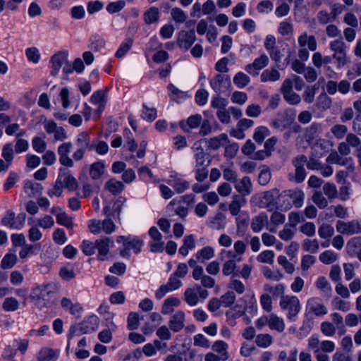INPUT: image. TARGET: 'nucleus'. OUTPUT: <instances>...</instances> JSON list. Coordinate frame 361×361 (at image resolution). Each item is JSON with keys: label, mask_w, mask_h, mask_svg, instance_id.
I'll return each instance as SVG.
<instances>
[{"label": "nucleus", "mask_w": 361, "mask_h": 361, "mask_svg": "<svg viewBox=\"0 0 361 361\" xmlns=\"http://www.w3.org/2000/svg\"><path fill=\"white\" fill-rule=\"evenodd\" d=\"M53 287L50 284L38 286L32 290L30 300L39 309L48 307L52 305Z\"/></svg>", "instance_id": "f257e3e1"}, {"label": "nucleus", "mask_w": 361, "mask_h": 361, "mask_svg": "<svg viewBox=\"0 0 361 361\" xmlns=\"http://www.w3.org/2000/svg\"><path fill=\"white\" fill-rule=\"evenodd\" d=\"M98 318L95 316L90 317L87 320L73 324L70 327L68 338L71 340L75 336L90 334L97 330Z\"/></svg>", "instance_id": "f03ea898"}, {"label": "nucleus", "mask_w": 361, "mask_h": 361, "mask_svg": "<svg viewBox=\"0 0 361 361\" xmlns=\"http://www.w3.org/2000/svg\"><path fill=\"white\" fill-rule=\"evenodd\" d=\"M307 161V158L304 154L298 155L292 160V164L295 169V173H289V180L297 183H300L305 180L307 173L304 166Z\"/></svg>", "instance_id": "7ed1b4c3"}, {"label": "nucleus", "mask_w": 361, "mask_h": 361, "mask_svg": "<svg viewBox=\"0 0 361 361\" xmlns=\"http://www.w3.org/2000/svg\"><path fill=\"white\" fill-rule=\"evenodd\" d=\"M280 306L282 310H288L287 317L290 321L294 320L300 310V301L296 296H282Z\"/></svg>", "instance_id": "20e7f679"}, {"label": "nucleus", "mask_w": 361, "mask_h": 361, "mask_svg": "<svg viewBox=\"0 0 361 361\" xmlns=\"http://www.w3.org/2000/svg\"><path fill=\"white\" fill-rule=\"evenodd\" d=\"M336 231L343 235H352L361 233V221L353 220L350 221H338L336 225Z\"/></svg>", "instance_id": "39448f33"}, {"label": "nucleus", "mask_w": 361, "mask_h": 361, "mask_svg": "<svg viewBox=\"0 0 361 361\" xmlns=\"http://www.w3.org/2000/svg\"><path fill=\"white\" fill-rule=\"evenodd\" d=\"M210 85L216 93L225 92L231 85L230 78L228 75L218 74L210 81Z\"/></svg>", "instance_id": "423d86ee"}, {"label": "nucleus", "mask_w": 361, "mask_h": 361, "mask_svg": "<svg viewBox=\"0 0 361 361\" xmlns=\"http://www.w3.org/2000/svg\"><path fill=\"white\" fill-rule=\"evenodd\" d=\"M196 40L194 30L190 31L181 30L178 32L177 43L180 48L188 50Z\"/></svg>", "instance_id": "0eeeda50"}, {"label": "nucleus", "mask_w": 361, "mask_h": 361, "mask_svg": "<svg viewBox=\"0 0 361 361\" xmlns=\"http://www.w3.org/2000/svg\"><path fill=\"white\" fill-rule=\"evenodd\" d=\"M306 310L317 317H320L327 313L326 306L322 303V300L317 297L311 298L307 300Z\"/></svg>", "instance_id": "6e6552de"}, {"label": "nucleus", "mask_w": 361, "mask_h": 361, "mask_svg": "<svg viewBox=\"0 0 361 361\" xmlns=\"http://www.w3.org/2000/svg\"><path fill=\"white\" fill-rule=\"evenodd\" d=\"M72 148V143L71 142H64L59 146L58 154L59 155V162L61 165L66 167H73L74 162L73 159L68 156Z\"/></svg>", "instance_id": "1a4fd4ad"}, {"label": "nucleus", "mask_w": 361, "mask_h": 361, "mask_svg": "<svg viewBox=\"0 0 361 361\" xmlns=\"http://www.w3.org/2000/svg\"><path fill=\"white\" fill-rule=\"evenodd\" d=\"M269 63V58L267 55L262 54L260 57L255 59L253 63H249L245 66V71L254 76L258 75V71L267 66Z\"/></svg>", "instance_id": "9d476101"}, {"label": "nucleus", "mask_w": 361, "mask_h": 361, "mask_svg": "<svg viewBox=\"0 0 361 361\" xmlns=\"http://www.w3.org/2000/svg\"><path fill=\"white\" fill-rule=\"evenodd\" d=\"M61 178V183L69 190H75L78 187L77 180L64 169H59V174L57 178Z\"/></svg>", "instance_id": "9b49d317"}, {"label": "nucleus", "mask_w": 361, "mask_h": 361, "mask_svg": "<svg viewBox=\"0 0 361 361\" xmlns=\"http://www.w3.org/2000/svg\"><path fill=\"white\" fill-rule=\"evenodd\" d=\"M192 149L195 151L196 167L207 166L210 162L208 155L204 152L199 142L194 143Z\"/></svg>", "instance_id": "f8f14e48"}, {"label": "nucleus", "mask_w": 361, "mask_h": 361, "mask_svg": "<svg viewBox=\"0 0 361 361\" xmlns=\"http://www.w3.org/2000/svg\"><path fill=\"white\" fill-rule=\"evenodd\" d=\"M52 71L51 74L54 76L58 75L59 71L63 64L68 62V53L66 51H59L54 54L51 59Z\"/></svg>", "instance_id": "ddd939ff"}, {"label": "nucleus", "mask_w": 361, "mask_h": 361, "mask_svg": "<svg viewBox=\"0 0 361 361\" xmlns=\"http://www.w3.org/2000/svg\"><path fill=\"white\" fill-rule=\"evenodd\" d=\"M345 249L350 257H357L361 262V236L354 237L348 240Z\"/></svg>", "instance_id": "4468645a"}, {"label": "nucleus", "mask_w": 361, "mask_h": 361, "mask_svg": "<svg viewBox=\"0 0 361 361\" xmlns=\"http://www.w3.org/2000/svg\"><path fill=\"white\" fill-rule=\"evenodd\" d=\"M234 186L236 191L239 193L238 195L243 197L250 195L252 190V184L248 176H244L240 180H236Z\"/></svg>", "instance_id": "2eb2a0df"}, {"label": "nucleus", "mask_w": 361, "mask_h": 361, "mask_svg": "<svg viewBox=\"0 0 361 361\" xmlns=\"http://www.w3.org/2000/svg\"><path fill=\"white\" fill-rule=\"evenodd\" d=\"M185 314L182 311H177L169 320V327L174 332L180 331L184 327Z\"/></svg>", "instance_id": "dca6fc26"}, {"label": "nucleus", "mask_w": 361, "mask_h": 361, "mask_svg": "<svg viewBox=\"0 0 361 361\" xmlns=\"http://www.w3.org/2000/svg\"><path fill=\"white\" fill-rule=\"evenodd\" d=\"M202 121V117L200 114H195L190 116L185 122H180V126L186 133H190L192 129L198 128Z\"/></svg>", "instance_id": "f3484780"}, {"label": "nucleus", "mask_w": 361, "mask_h": 361, "mask_svg": "<svg viewBox=\"0 0 361 361\" xmlns=\"http://www.w3.org/2000/svg\"><path fill=\"white\" fill-rule=\"evenodd\" d=\"M268 222L267 214L262 212L252 219L251 228L255 233H258L268 224Z\"/></svg>", "instance_id": "a211bd4d"}, {"label": "nucleus", "mask_w": 361, "mask_h": 361, "mask_svg": "<svg viewBox=\"0 0 361 361\" xmlns=\"http://www.w3.org/2000/svg\"><path fill=\"white\" fill-rule=\"evenodd\" d=\"M286 196L288 197L297 208L302 207L305 194L301 190H288L284 191Z\"/></svg>", "instance_id": "6ab92c4d"}, {"label": "nucleus", "mask_w": 361, "mask_h": 361, "mask_svg": "<svg viewBox=\"0 0 361 361\" xmlns=\"http://www.w3.org/2000/svg\"><path fill=\"white\" fill-rule=\"evenodd\" d=\"M76 145L79 149L85 150L88 149L89 150H93L94 147V142L90 143V137L89 133L86 131H84L78 135L76 140Z\"/></svg>", "instance_id": "aec40b11"}, {"label": "nucleus", "mask_w": 361, "mask_h": 361, "mask_svg": "<svg viewBox=\"0 0 361 361\" xmlns=\"http://www.w3.org/2000/svg\"><path fill=\"white\" fill-rule=\"evenodd\" d=\"M167 183L173 188L177 193L183 192L189 187L188 181L180 179L176 175H171Z\"/></svg>", "instance_id": "412c9836"}, {"label": "nucleus", "mask_w": 361, "mask_h": 361, "mask_svg": "<svg viewBox=\"0 0 361 361\" xmlns=\"http://www.w3.org/2000/svg\"><path fill=\"white\" fill-rule=\"evenodd\" d=\"M229 142L228 137L226 134L222 133L207 140L208 147L216 150L225 144Z\"/></svg>", "instance_id": "4be33fe9"}, {"label": "nucleus", "mask_w": 361, "mask_h": 361, "mask_svg": "<svg viewBox=\"0 0 361 361\" xmlns=\"http://www.w3.org/2000/svg\"><path fill=\"white\" fill-rule=\"evenodd\" d=\"M246 200L240 195H233V200L229 204V211L233 216H236L240 212L241 207L245 205Z\"/></svg>", "instance_id": "5701e85b"}, {"label": "nucleus", "mask_w": 361, "mask_h": 361, "mask_svg": "<svg viewBox=\"0 0 361 361\" xmlns=\"http://www.w3.org/2000/svg\"><path fill=\"white\" fill-rule=\"evenodd\" d=\"M109 243L110 238L108 237H105L95 241L96 247L99 252L98 257L100 260H104V257L109 252Z\"/></svg>", "instance_id": "b1692460"}, {"label": "nucleus", "mask_w": 361, "mask_h": 361, "mask_svg": "<svg viewBox=\"0 0 361 361\" xmlns=\"http://www.w3.org/2000/svg\"><path fill=\"white\" fill-rule=\"evenodd\" d=\"M104 188L109 191L112 195H116L123 190L124 185L119 180L111 178L105 183Z\"/></svg>", "instance_id": "393cba45"}, {"label": "nucleus", "mask_w": 361, "mask_h": 361, "mask_svg": "<svg viewBox=\"0 0 361 361\" xmlns=\"http://www.w3.org/2000/svg\"><path fill=\"white\" fill-rule=\"evenodd\" d=\"M227 343L223 341H216L213 343L212 346V349L214 352H216L220 354L221 360L223 361L227 360L229 357V355L227 352Z\"/></svg>", "instance_id": "a878e982"}, {"label": "nucleus", "mask_w": 361, "mask_h": 361, "mask_svg": "<svg viewBox=\"0 0 361 361\" xmlns=\"http://www.w3.org/2000/svg\"><path fill=\"white\" fill-rule=\"evenodd\" d=\"M180 303L178 298L171 297L166 299L161 307V313L163 314H169L173 312V307H178Z\"/></svg>", "instance_id": "bb28decb"}, {"label": "nucleus", "mask_w": 361, "mask_h": 361, "mask_svg": "<svg viewBox=\"0 0 361 361\" xmlns=\"http://www.w3.org/2000/svg\"><path fill=\"white\" fill-rule=\"evenodd\" d=\"M321 130V125L317 123H312L305 128L304 138L308 144H310L314 139L318 132Z\"/></svg>", "instance_id": "cd10ccee"}, {"label": "nucleus", "mask_w": 361, "mask_h": 361, "mask_svg": "<svg viewBox=\"0 0 361 361\" xmlns=\"http://www.w3.org/2000/svg\"><path fill=\"white\" fill-rule=\"evenodd\" d=\"M159 19V11L157 7H151L144 13V21L147 25L157 23Z\"/></svg>", "instance_id": "c85d7f7f"}, {"label": "nucleus", "mask_w": 361, "mask_h": 361, "mask_svg": "<svg viewBox=\"0 0 361 361\" xmlns=\"http://www.w3.org/2000/svg\"><path fill=\"white\" fill-rule=\"evenodd\" d=\"M214 257V250L213 247L210 246L204 247L196 253L197 259L201 263H204L205 261L209 260Z\"/></svg>", "instance_id": "c756f323"}, {"label": "nucleus", "mask_w": 361, "mask_h": 361, "mask_svg": "<svg viewBox=\"0 0 361 361\" xmlns=\"http://www.w3.org/2000/svg\"><path fill=\"white\" fill-rule=\"evenodd\" d=\"M280 77V73L276 69H266L262 73L260 80L263 82H275L279 80Z\"/></svg>", "instance_id": "7c9ffc66"}, {"label": "nucleus", "mask_w": 361, "mask_h": 361, "mask_svg": "<svg viewBox=\"0 0 361 361\" xmlns=\"http://www.w3.org/2000/svg\"><path fill=\"white\" fill-rule=\"evenodd\" d=\"M104 173V164L102 161H97L90 166V176L93 180H97Z\"/></svg>", "instance_id": "2f4dec72"}, {"label": "nucleus", "mask_w": 361, "mask_h": 361, "mask_svg": "<svg viewBox=\"0 0 361 361\" xmlns=\"http://www.w3.org/2000/svg\"><path fill=\"white\" fill-rule=\"evenodd\" d=\"M237 264L236 260L234 259H231L226 261L222 267V272L224 276H230L232 275L233 276H238V273L236 271Z\"/></svg>", "instance_id": "473e14b6"}, {"label": "nucleus", "mask_w": 361, "mask_h": 361, "mask_svg": "<svg viewBox=\"0 0 361 361\" xmlns=\"http://www.w3.org/2000/svg\"><path fill=\"white\" fill-rule=\"evenodd\" d=\"M226 216L221 212H218L209 221V226L216 230L224 229L226 226Z\"/></svg>", "instance_id": "72a5a7b5"}, {"label": "nucleus", "mask_w": 361, "mask_h": 361, "mask_svg": "<svg viewBox=\"0 0 361 361\" xmlns=\"http://www.w3.org/2000/svg\"><path fill=\"white\" fill-rule=\"evenodd\" d=\"M328 152V143L326 141L322 140L317 142L312 147V156L318 159L322 157Z\"/></svg>", "instance_id": "f704fd0d"}, {"label": "nucleus", "mask_w": 361, "mask_h": 361, "mask_svg": "<svg viewBox=\"0 0 361 361\" xmlns=\"http://www.w3.org/2000/svg\"><path fill=\"white\" fill-rule=\"evenodd\" d=\"M184 300L190 306H195L198 303L199 297L195 290V286L193 288H188L185 290Z\"/></svg>", "instance_id": "c9c22d12"}, {"label": "nucleus", "mask_w": 361, "mask_h": 361, "mask_svg": "<svg viewBox=\"0 0 361 361\" xmlns=\"http://www.w3.org/2000/svg\"><path fill=\"white\" fill-rule=\"evenodd\" d=\"M269 326L271 329L282 332L285 329V324L281 318L279 317L276 314H271L269 315Z\"/></svg>", "instance_id": "e433bc0d"}, {"label": "nucleus", "mask_w": 361, "mask_h": 361, "mask_svg": "<svg viewBox=\"0 0 361 361\" xmlns=\"http://www.w3.org/2000/svg\"><path fill=\"white\" fill-rule=\"evenodd\" d=\"M326 162L345 166L348 164V159L341 157L337 151L333 150L326 158Z\"/></svg>", "instance_id": "4c0bfd02"}, {"label": "nucleus", "mask_w": 361, "mask_h": 361, "mask_svg": "<svg viewBox=\"0 0 361 361\" xmlns=\"http://www.w3.org/2000/svg\"><path fill=\"white\" fill-rule=\"evenodd\" d=\"M56 357L54 350L49 348L41 349L37 355V361H50Z\"/></svg>", "instance_id": "58836bf2"}, {"label": "nucleus", "mask_w": 361, "mask_h": 361, "mask_svg": "<svg viewBox=\"0 0 361 361\" xmlns=\"http://www.w3.org/2000/svg\"><path fill=\"white\" fill-rule=\"evenodd\" d=\"M331 99L325 93H321L317 97V106L319 109L324 111L329 109L331 106Z\"/></svg>", "instance_id": "ea45409f"}, {"label": "nucleus", "mask_w": 361, "mask_h": 361, "mask_svg": "<svg viewBox=\"0 0 361 361\" xmlns=\"http://www.w3.org/2000/svg\"><path fill=\"white\" fill-rule=\"evenodd\" d=\"M319 90V85H314L312 86H307L303 93V99L305 102L311 104L314 100V96Z\"/></svg>", "instance_id": "a19ab883"}, {"label": "nucleus", "mask_w": 361, "mask_h": 361, "mask_svg": "<svg viewBox=\"0 0 361 361\" xmlns=\"http://www.w3.org/2000/svg\"><path fill=\"white\" fill-rule=\"evenodd\" d=\"M250 81V77L243 72L237 73L233 77V82L238 88L245 87Z\"/></svg>", "instance_id": "79ce46f5"}, {"label": "nucleus", "mask_w": 361, "mask_h": 361, "mask_svg": "<svg viewBox=\"0 0 361 361\" xmlns=\"http://www.w3.org/2000/svg\"><path fill=\"white\" fill-rule=\"evenodd\" d=\"M133 44V39L131 37L127 38L123 43H121L120 47L116 52V57L121 58L126 55V54L130 49Z\"/></svg>", "instance_id": "37998d69"}, {"label": "nucleus", "mask_w": 361, "mask_h": 361, "mask_svg": "<svg viewBox=\"0 0 361 361\" xmlns=\"http://www.w3.org/2000/svg\"><path fill=\"white\" fill-rule=\"evenodd\" d=\"M18 258L15 254L8 253L6 254L1 260V267L2 269H11L17 262Z\"/></svg>", "instance_id": "c03bdc74"}, {"label": "nucleus", "mask_w": 361, "mask_h": 361, "mask_svg": "<svg viewBox=\"0 0 361 361\" xmlns=\"http://www.w3.org/2000/svg\"><path fill=\"white\" fill-rule=\"evenodd\" d=\"M345 142L350 147L355 148L357 152L361 150V139L354 133H348L346 135Z\"/></svg>", "instance_id": "a18cd8bd"}, {"label": "nucleus", "mask_w": 361, "mask_h": 361, "mask_svg": "<svg viewBox=\"0 0 361 361\" xmlns=\"http://www.w3.org/2000/svg\"><path fill=\"white\" fill-rule=\"evenodd\" d=\"M273 339L268 334H262L257 336L255 343L260 348H267L272 343Z\"/></svg>", "instance_id": "49530a36"}, {"label": "nucleus", "mask_w": 361, "mask_h": 361, "mask_svg": "<svg viewBox=\"0 0 361 361\" xmlns=\"http://www.w3.org/2000/svg\"><path fill=\"white\" fill-rule=\"evenodd\" d=\"M2 307L6 312L16 311L19 307V302L15 298H6L2 304Z\"/></svg>", "instance_id": "de8ad7c7"}, {"label": "nucleus", "mask_w": 361, "mask_h": 361, "mask_svg": "<svg viewBox=\"0 0 361 361\" xmlns=\"http://www.w3.org/2000/svg\"><path fill=\"white\" fill-rule=\"evenodd\" d=\"M270 132L267 127L260 126L255 129L253 139L258 143H262L265 137L269 136Z\"/></svg>", "instance_id": "09e8293b"}, {"label": "nucleus", "mask_w": 361, "mask_h": 361, "mask_svg": "<svg viewBox=\"0 0 361 361\" xmlns=\"http://www.w3.org/2000/svg\"><path fill=\"white\" fill-rule=\"evenodd\" d=\"M59 224L62 225L68 229L72 230L73 228V222L72 217L68 216L65 212L60 213L56 218Z\"/></svg>", "instance_id": "8fccbe9b"}, {"label": "nucleus", "mask_w": 361, "mask_h": 361, "mask_svg": "<svg viewBox=\"0 0 361 361\" xmlns=\"http://www.w3.org/2000/svg\"><path fill=\"white\" fill-rule=\"evenodd\" d=\"M338 259V255L331 250H326L319 255V260L325 264H330L335 262Z\"/></svg>", "instance_id": "3c124183"}, {"label": "nucleus", "mask_w": 361, "mask_h": 361, "mask_svg": "<svg viewBox=\"0 0 361 361\" xmlns=\"http://www.w3.org/2000/svg\"><path fill=\"white\" fill-rule=\"evenodd\" d=\"M315 286L318 289L326 294H329L332 292L331 286L324 276L319 277Z\"/></svg>", "instance_id": "603ef678"}, {"label": "nucleus", "mask_w": 361, "mask_h": 361, "mask_svg": "<svg viewBox=\"0 0 361 361\" xmlns=\"http://www.w3.org/2000/svg\"><path fill=\"white\" fill-rule=\"evenodd\" d=\"M312 200L319 209H324L328 206L327 200L320 191L314 192L312 197Z\"/></svg>", "instance_id": "864d4df0"}, {"label": "nucleus", "mask_w": 361, "mask_h": 361, "mask_svg": "<svg viewBox=\"0 0 361 361\" xmlns=\"http://www.w3.org/2000/svg\"><path fill=\"white\" fill-rule=\"evenodd\" d=\"M219 299L223 307H228L234 304L235 301V294L233 291H228L222 295Z\"/></svg>", "instance_id": "5fc2aeb1"}, {"label": "nucleus", "mask_w": 361, "mask_h": 361, "mask_svg": "<svg viewBox=\"0 0 361 361\" xmlns=\"http://www.w3.org/2000/svg\"><path fill=\"white\" fill-rule=\"evenodd\" d=\"M320 330L322 333L327 337L334 336L336 331L334 324L329 322H323L321 324Z\"/></svg>", "instance_id": "6e6d98bb"}, {"label": "nucleus", "mask_w": 361, "mask_h": 361, "mask_svg": "<svg viewBox=\"0 0 361 361\" xmlns=\"http://www.w3.org/2000/svg\"><path fill=\"white\" fill-rule=\"evenodd\" d=\"M323 191L329 200H333L338 197L337 188L334 183H326L323 186Z\"/></svg>", "instance_id": "4d7b16f0"}, {"label": "nucleus", "mask_w": 361, "mask_h": 361, "mask_svg": "<svg viewBox=\"0 0 361 361\" xmlns=\"http://www.w3.org/2000/svg\"><path fill=\"white\" fill-rule=\"evenodd\" d=\"M348 128L345 125L343 124H336L334 125L331 128V133L334 135L337 139H342L347 134Z\"/></svg>", "instance_id": "13d9d810"}, {"label": "nucleus", "mask_w": 361, "mask_h": 361, "mask_svg": "<svg viewBox=\"0 0 361 361\" xmlns=\"http://www.w3.org/2000/svg\"><path fill=\"white\" fill-rule=\"evenodd\" d=\"M332 305H334L335 309L345 312L350 310V302L343 300L338 297H336L334 298L332 301Z\"/></svg>", "instance_id": "bf43d9fd"}, {"label": "nucleus", "mask_w": 361, "mask_h": 361, "mask_svg": "<svg viewBox=\"0 0 361 361\" xmlns=\"http://www.w3.org/2000/svg\"><path fill=\"white\" fill-rule=\"evenodd\" d=\"M264 290L271 293L275 297L284 296V286L283 284H278L275 287L266 284L264 286Z\"/></svg>", "instance_id": "052dcab7"}, {"label": "nucleus", "mask_w": 361, "mask_h": 361, "mask_svg": "<svg viewBox=\"0 0 361 361\" xmlns=\"http://www.w3.org/2000/svg\"><path fill=\"white\" fill-rule=\"evenodd\" d=\"M2 157L8 162L12 163L14 157V151L11 143H7L3 147Z\"/></svg>", "instance_id": "680f3d73"}, {"label": "nucleus", "mask_w": 361, "mask_h": 361, "mask_svg": "<svg viewBox=\"0 0 361 361\" xmlns=\"http://www.w3.org/2000/svg\"><path fill=\"white\" fill-rule=\"evenodd\" d=\"M171 14L173 19L178 23H184L187 18V15L185 12L178 7L172 8Z\"/></svg>", "instance_id": "e2e57ef3"}, {"label": "nucleus", "mask_w": 361, "mask_h": 361, "mask_svg": "<svg viewBox=\"0 0 361 361\" xmlns=\"http://www.w3.org/2000/svg\"><path fill=\"white\" fill-rule=\"evenodd\" d=\"M303 249L307 252L315 253L319 250V242L317 240L305 239L302 244Z\"/></svg>", "instance_id": "0e129e2a"}, {"label": "nucleus", "mask_w": 361, "mask_h": 361, "mask_svg": "<svg viewBox=\"0 0 361 361\" xmlns=\"http://www.w3.org/2000/svg\"><path fill=\"white\" fill-rule=\"evenodd\" d=\"M321 341L316 335L311 336L307 341V347L310 350H312L313 353L320 350Z\"/></svg>", "instance_id": "69168bd1"}, {"label": "nucleus", "mask_w": 361, "mask_h": 361, "mask_svg": "<svg viewBox=\"0 0 361 361\" xmlns=\"http://www.w3.org/2000/svg\"><path fill=\"white\" fill-rule=\"evenodd\" d=\"M334 228L329 224H322L318 230L319 235L322 238H328L334 235Z\"/></svg>", "instance_id": "338daca9"}, {"label": "nucleus", "mask_w": 361, "mask_h": 361, "mask_svg": "<svg viewBox=\"0 0 361 361\" xmlns=\"http://www.w3.org/2000/svg\"><path fill=\"white\" fill-rule=\"evenodd\" d=\"M126 6V2L123 0L111 2L106 6V11L110 13H118L121 11Z\"/></svg>", "instance_id": "774afa93"}]
</instances>
